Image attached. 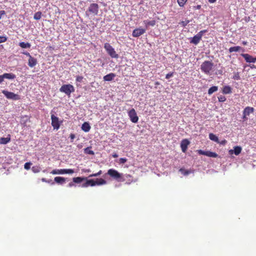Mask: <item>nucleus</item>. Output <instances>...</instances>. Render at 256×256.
<instances>
[{
    "instance_id": "1",
    "label": "nucleus",
    "mask_w": 256,
    "mask_h": 256,
    "mask_svg": "<svg viewBox=\"0 0 256 256\" xmlns=\"http://www.w3.org/2000/svg\"><path fill=\"white\" fill-rule=\"evenodd\" d=\"M107 174L111 178L116 180L118 182H124L126 180V179L124 178L122 174L118 172L114 169L110 168L108 170Z\"/></svg>"
},
{
    "instance_id": "2",
    "label": "nucleus",
    "mask_w": 256,
    "mask_h": 256,
    "mask_svg": "<svg viewBox=\"0 0 256 256\" xmlns=\"http://www.w3.org/2000/svg\"><path fill=\"white\" fill-rule=\"evenodd\" d=\"M214 64L212 61L206 60L200 66V70L202 72L206 74H209L212 72Z\"/></svg>"
},
{
    "instance_id": "3",
    "label": "nucleus",
    "mask_w": 256,
    "mask_h": 256,
    "mask_svg": "<svg viewBox=\"0 0 256 256\" xmlns=\"http://www.w3.org/2000/svg\"><path fill=\"white\" fill-rule=\"evenodd\" d=\"M60 91L70 96L72 92H74V88L70 84H64L60 88Z\"/></svg>"
},
{
    "instance_id": "4",
    "label": "nucleus",
    "mask_w": 256,
    "mask_h": 256,
    "mask_svg": "<svg viewBox=\"0 0 256 256\" xmlns=\"http://www.w3.org/2000/svg\"><path fill=\"white\" fill-rule=\"evenodd\" d=\"M104 48L106 50L108 54L112 58H117L118 55L116 53L114 49L108 43H106L104 45Z\"/></svg>"
},
{
    "instance_id": "5",
    "label": "nucleus",
    "mask_w": 256,
    "mask_h": 256,
    "mask_svg": "<svg viewBox=\"0 0 256 256\" xmlns=\"http://www.w3.org/2000/svg\"><path fill=\"white\" fill-rule=\"evenodd\" d=\"M206 32L207 30H206L200 31L198 33L192 38V40L190 41V42L196 45L199 43V42L201 40L203 34Z\"/></svg>"
},
{
    "instance_id": "6",
    "label": "nucleus",
    "mask_w": 256,
    "mask_h": 256,
    "mask_svg": "<svg viewBox=\"0 0 256 256\" xmlns=\"http://www.w3.org/2000/svg\"><path fill=\"white\" fill-rule=\"evenodd\" d=\"M2 92L8 99H10L14 100H19L20 99V97L19 95L15 94L12 92H8L6 90H3L2 91Z\"/></svg>"
},
{
    "instance_id": "7",
    "label": "nucleus",
    "mask_w": 256,
    "mask_h": 256,
    "mask_svg": "<svg viewBox=\"0 0 256 256\" xmlns=\"http://www.w3.org/2000/svg\"><path fill=\"white\" fill-rule=\"evenodd\" d=\"M99 6L97 4L93 3L90 4L88 8V10L86 12V14L88 15V12L93 14L94 15H97L98 12Z\"/></svg>"
},
{
    "instance_id": "8",
    "label": "nucleus",
    "mask_w": 256,
    "mask_h": 256,
    "mask_svg": "<svg viewBox=\"0 0 256 256\" xmlns=\"http://www.w3.org/2000/svg\"><path fill=\"white\" fill-rule=\"evenodd\" d=\"M52 120V126L54 130H58L60 127V124L62 123V121L60 122L58 118L55 116L54 114L51 115Z\"/></svg>"
},
{
    "instance_id": "9",
    "label": "nucleus",
    "mask_w": 256,
    "mask_h": 256,
    "mask_svg": "<svg viewBox=\"0 0 256 256\" xmlns=\"http://www.w3.org/2000/svg\"><path fill=\"white\" fill-rule=\"evenodd\" d=\"M50 173L52 174H72L74 173V170L72 169H60V170H54Z\"/></svg>"
},
{
    "instance_id": "10",
    "label": "nucleus",
    "mask_w": 256,
    "mask_h": 256,
    "mask_svg": "<svg viewBox=\"0 0 256 256\" xmlns=\"http://www.w3.org/2000/svg\"><path fill=\"white\" fill-rule=\"evenodd\" d=\"M128 116L130 120L134 123L138 122V117L137 116L136 112L134 108L131 109L128 112Z\"/></svg>"
},
{
    "instance_id": "11",
    "label": "nucleus",
    "mask_w": 256,
    "mask_h": 256,
    "mask_svg": "<svg viewBox=\"0 0 256 256\" xmlns=\"http://www.w3.org/2000/svg\"><path fill=\"white\" fill-rule=\"evenodd\" d=\"M241 56L244 58L247 62L254 63L256 62V57L254 58L248 54H241Z\"/></svg>"
},
{
    "instance_id": "12",
    "label": "nucleus",
    "mask_w": 256,
    "mask_h": 256,
    "mask_svg": "<svg viewBox=\"0 0 256 256\" xmlns=\"http://www.w3.org/2000/svg\"><path fill=\"white\" fill-rule=\"evenodd\" d=\"M145 32V29L142 28H138L134 29L133 30L132 35L134 37L137 38L143 34Z\"/></svg>"
},
{
    "instance_id": "13",
    "label": "nucleus",
    "mask_w": 256,
    "mask_h": 256,
    "mask_svg": "<svg viewBox=\"0 0 256 256\" xmlns=\"http://www.w3.org/2000/svg\"><path fill=\"white\" fill-rule=\"evenodd\" d=\"M190 143V141L187 139L182 140L180 143V148L182 152H185L186 151Z\"/></svg>"
},
{
    "instance_id": "14",
    "label": "nucleus",
    "mask_w": 256,
    "mask_h": 256,
    "mask_svg": "<svg viewBox=\"0 0 256 256\" xmlns=\"http://www.w3.org/2000/svg\"><path fill=\"white\" fill-rule=\"evenodd\" d=\"M242 148L240 146H235L234 147V150H229V154H234L236 156H238L242 152Z\"/></svg>"
},
{
    "instance_id": "15",
    "label": "nucleus",
    "mask_w": 256,
    "mask_h": 256,
    "mask_svg": "<svg viewBox=\"0 0 256 256\" xmlns=\"http://www.w3.org/2000/svg\"><path fill=\"white\" fill-rule=\"evenodd\" d=\"M254 111V108L252 107H246L243 112V118H246V116H248L250 114L252 113Z\"/></svg>"
},
{
    "instance_id": "16",
    "label": "nucleus",
    "mask_w": 256,
    "mask_h": 256,
    "mask_svg": "<svg viewBox=\"0 0 256 256\" xmlns=\"http://www.w3.org/2000/svg\"><path fill=\"white\" fill-rule=\"evenodd\" d=\"M37 64V60L36 58L32 56H30V58H28V65L30 68H33L34 66Z\"/></svg>"
},
{
    "instance_id": "17",
    "label": "nucleus",
    "mask_w": 256,
    "mask_h": 256,
    "mask_svg": "<svg viewBox=\"0 0 256 256\" xmlns=\"http://www.w3.org/2000/svg\"><path fill=\"white\" fill-rule=\"evenodd\" d=\"M124 178L126 179L125 181L126 182V184H130L132 182H136V180H134L133 177L130 174H126L124 176Z\"/></svg>"
},
{
    "instance_id": "18",
    "label": "nucleus",
    "mask_w": 256,
    "mask_h": 256,
    "mask_svg": "<svg viewBox=\"0 0 256 256\" xmlns=\"http://www.w3.org/2000/svg\"><path fill=\"white\" fill-rule=\"evenodd\" d=\"M116 76V74L114 73H110L104 76V81H111Z\"/></svg>"
},
{
    "instance_id": "19",
    "label": "nucleus",
    "mask_w": 256,
    "mask_h": 256,
    "mask_svg": "<svg viewBox=\"0 0 256 256\" xmlns=\"http://www.w3.org/2000/svg\"><path fill=\"white\" fill-rule=\"evenodd\" d=\"M88 186H96L95 180H87L85 183L82 184V187H87Z\"/></svg>"
},
{
    "instance_id": "20",
    "label": "nucleus",
    "mask_w": 256,
    "mask_h": 256,
    "mask_svg": "<svg viewBox=\"0 0 256 256\" xmlns=\"http://www.w3.org/2000/svg\"><path fill=\"white\" fill-rule=\"evenodd\" d=\"M2 76L4 79L7 78L9 80H14L16 77V75L12 73H4Z\"/></svg>"
},
{
    "instance_id": "21",
    "label": "nucleus",
    "mask_w": 256,
    "mask_h": 256,
    "mask_svg": "<svg viewBox=\"0 0 256 256\" xmlns=\"http://www.w3.org/2000/svg\"><path fill=\"white\" fill-rule=\"evenodd\" d=\"M82 129L84 132H88L90 129V124L87 122H84L82 126Z\"/></svg>"
},
{
    "instance_id": "22",
    "label": "nucleus",
    "mask_w": 256,
    "mask_h": 256,
    "mask_svg": "<svg viewBox=\"0 0 256 256\" xmlns=\"http://www.w3.org/2000/svg\"><path fill=\"white\" fill-rule=\"evenodd\" d=\"M240 50H242V52L244 51V50L241 48L240 46H233V47H230V48H229V52H238Z\"/></svg>"
},
{
    "instance_id": "23",
    "label": "nucleus",
    "mask_w": 256,
    "mask_h": 256,
    "mask_svg": "<svg viewBox=\"0 0 256 256\" xmlns=\"http://www.w3.org/2000/svg\"><path fill=\"white\" fill-rule=\"evenodd\" d=\"M54 180L56 182L60 184H62L66 182V178L60 176L55 177Z\"/></svg>"
},
{
    "instance_id": "24",
    "label": "nucleus",
    "mask_w": 256,
    "mask_h": 256,
    "mask_svg": "<svg viewBox=\"0 0 256 256\" xmlns=\"http://www.w3.org/2000/svg\"><path fill=\"white\" fill-rule=\"evenodd\" d=\"M86 178L76 177V178H72V181L74 183L80 184V183L82 182H83L84 180H86Z\"/></svg>"
},
{
    "instance_id": "25",
    "label": "nucleus",
    "mask_w": 256,
    "mask_h": 256,
    "mask_svg": "<svg viewBox=\"0 0 256 256\" xmlns=\"http://www.w3.org/2000/svg\"><path fill=\"white\" fill-rule=\"evenodd\" d=\"M222 92L224 94H228L232 92V88L230 86H224L222 89Z\"/></svg>"
},
{
    "instance_id": "26",
    "label": "nucleus",
    "mask_w": 256,
    "mask_h": 256,
    "mask_svg": "<svg viewBox=\"0 0 256 256\" xmlns=\"http://www.w3.org/2000/svg\"><path fill=\"white\" fill-rule=\"evenodd\" d=\"M10 140V137L7 138H0V144H6L9 142Z\"/></svg>"
},
{
    "instance_id": "27",
    "label": "nucleus",
    "mask_w": 256,
    "mask_h": 256,
    "mask_svg": "<svg viewBox=\"0 0 256 256\" xmlns=\"http://www.w3.org/2000/svg\"><path fill=\"white\" fill-rule=\"evenodd\" d=\"M209 138L210 140H213L215 142L219 143V140L218 136H216L215 134L210 133L209 134Z\"/></svg>"
},
{
    "instance_id": "28",
    "label": "nucleus",
    "mask_w": 256,
    "mask_h": 256,
    "mask_svg": "<svg viewBox=\"0 0 256 256\" xmlns=\"http://www.w3.org/2000/svg\"><path fill=\"white\" fill-rule=\"evenodd\" d=\"M106 183V182L102 178H97L95 180L96 185H102Z\"/></svg>"
},
{
    "instance_id": "29",
    "label": "nucleus",
    "mask_w": 256,
    "mask_h": 256,
    "mask_svg": "<svg viewBox=\"0 0 256 256\" xmlns=\"http://www.w3.org/2000/svg\"><path fill=\"white\" fill-rule=\"evenodd\" d=\"M218 90V87L216 86H212L208 90V94L209 95L212 94L214 92H216Z\"/></svg>"
},
{
    "instance_id": "30",
    "label": "nucleus",
    "mask_w": 256,
    "mask_h": 256,
    "mask_svg": "<svg viewBox=\"0 0 256 256\" xmlns=\"http://www.w3.org/2000/svg\"><path fill=\"white\" fill-rule=\"evenodd\" d=\"M19 46L24 48H30V44L28 42H20Z\"/></svg>"
},
{
    "instance_id": "31",
    "label": "nucleus",
    "mask_w": 256,
    "mask_h": 256,
    "mask_svg": "<svg viewBox=\"0 0 256 256\" xmlns=\"http://www.w3.org/2000/svg\"><path fill=\"white\" fill-rule=\"evenodd\" d=\"M84 152L86 154H94V152L91 150V147H88L84 149Z\"/></svg>"
},
{
    "instance_id": "32",
    "label": "nucleus",
    "mask_w": 256,
    "mask_h": 256,
    "mask_svg": "<svg viewBox=\"0 0 256 256\" xmlns=\"http://www.w3.org/2000/svg\"><path fill=\"white\" fill-rule=\"evenodd\" d=\"M206 156L210 158H216L218 157V155L216 152H212L210 151H207Z\"/></svg>"
},
{
    "instance_id": "33",
    "label": "nucleus",
    "mask_w": 256,
    "mask_h": 256,
    "mask_svg": "<svg viewBox=\"0 0 256 256\" xmlns=\"http://www.w3.org/2000/svg\"><path fill=\"white\" fill-rule=\"evenodd\" d=\"M42 12H38L34 14V20H39L41 18Z\"/></svg>"
},
{
    "instance_id": "34",
    "label": "nucleus",
    "mask_w": 256,
    "mask_h": 256,
    "mask_svg": "<svg viewBox=\"0 0 256 256\" xmlns=\"http://www.w3.org/2000/svg\"><path fill=\"white\" fill-rule=\"evenodd\" d=\"M144 22L147 26H154L156 24V21L154 20L144 21Z\"/></svg>"
},
{
    "instance_id": "35",
    "label": "nucleus",
    "mask_w": 256,
    "mask_h": 256,
    "mask_svg": "<svg viewBox=\"0 0 256 256\" xmlns=\"http://www.w3.org/2000/svg\"><path fill=\"white\" fill-rule=\"evenodd\" d=\"M188 0H177L178 5L182 7L184 6Z\"/></svg>"
},
{
    "instance_id": "36",
    "label": "nucleus",
    "mask_w": 256,
    "mask_h": 256,
    "mask_svg": "<svg viewBox=\"0 0 256 256\" xmlns=\"http://www.w3.org/2000/svg\"><path fill=\"white\" fill-rule=\"evenodd\" d=\"M180 172L184 176H186L190 173V172L189 170H186L182 168L180 169Z\"/></svg>"
},
{
    "instance_id": "37",
    "label": "nucleus",
    "mask_w": 256,
    "mask_h": 256,
    "mask_svg": "<svg viewBox=\"0 0 256 256\" xmlns=\"http://www.w3.org/2000/svg\"><path fill=\"white\" fill-rule=\"evenodd\" d=\"M233 79L235 80H240V74L238 72L234 74V75L233 76Z\"/></svg>"
},
{
    "instance_id": "38",
    "label": "nucleus",
    "mask_w": 256,
    "mask_h": 256,
    "mask_svg": "<svg viewBox=\"0 0 256 256\" xmlns=\"http://www.w3.org/2000/svg\"><path fill=\"white\" fill-rule=\"evenodd\" d=\"M32 165V163L30 162H26L25 163L24 165V168L26 169V170H29L30 168V166Z\"/></svg>"
},
{
    "instance_id": "39",
    "label": "nucleus",
    "mask_w": 256,
    "mask_h": 256,
    "mask_svg": "<svg viewBox=\"0 0 256 256\" xmlns=\"http://www.w3.org/2000/svg\"><path fill=\"white\" fill-rule=\"evenodd\" d=\"M218 100L220 102H224L226 100V98L224 96H220L218 97Z\"/></svg>"
},
{
    "instance_id": "40",
    "label": "nucleus",
    "mask_w": 256,
    "mask_h": 256,
    "mask_svg": "<svg viewBox=\"0 0 256 256\" xmlns=\"http://www.w3.org/2000/svg\"><path fill=\"white\" fill-rule=\"evenodd\" d=\"M84 78V77L81 76H78L76 77V81L79 82H81Z\"/></svg>"
},
{
    "instance_id": "41",
    "label": "nucleus",
    "mask_w": 256,
    "mask_h": 256,
    "mask_svg": "<svg viewBox=\"0 0 256 256\" xmlns=\"http://www.w3.org/2000/svg\"><path fill=\"white\" fill-rule=\"evenodd\" d=\"M198 152L200 154L206 156L207 154V151H204L202 150H198Z\"/></svg>"
},
{
    "instance_id": "42",
    "label": "nucleus",
    "mask_w": 256,
    "mask_h": 256,
    "mask_svg": "<svg viewBox=\"0 0 256 256\" xmlns=\"http://www.w3.org/2000/svg\"><path fill=\"white\" fill-rule=\"evenodd\" d=\"M6 38L4 36H0V43L4 42L6 41Z\"/></svg>"
},
{
    "instance_id": "43",
    "label": "nucleus",
    "mask_w": 256,
    "mask_h": 256,
    "mask_svg": "<svg viewBox=\"0 0 256 256\" xmlns=\"http://www.w3.org/2000/svg\"><path fill=\"white\" fill-rule=\"evenodd\" d=\"M127 161V159L126 158H120L119 159V162L120 164H124Z\"/></svg>"
},
{
    "instance_id": "44",
    "label": "nucleus",
    "mask_w": 256,
    "mask_h": 256,
    "mask_svg": "<svg viewBox=\"0 0 256 256\" xmlns=\"http://www.w3.org/2000/svg\"><path fill=\"white\" fill-rule=\"evenodd\" d=\"M173 75H174V72H169L166 74V79H168L172 77L173 76Z\"/></svg>"
},
{
    "instance_id": "45",
    "label": "nucleus",
    "mask_w": 256,
    "mask_h": 256,
    "mask_svg": "<svg viewBox=\"0 0 256 256\" xmlns=\"http://www.w3.org/2000/svg\"><path fill=\"white\" fill-rule=\"evenodd\" d=\"M70 142H72L74 141V139L76 138L75 134H70Z\"/></svg>"
},
{
    "instance_id": "46",
    "label": "nucleus",
    "mask_w": 256,
    "mask_h": 256,
    "mask_svg": "<svg viewBox=\"0 0 256 256\" xmlns=\"http://www.w3.org/2000/svg\"><path fill=\"white\" fill-rule=\"evenodd\" d=\"M6 14V12L4 10H2L0 11V20L1 19L2 16Z\"/></svg>"
},
{
    "instance_id": "47",
    "label": "nucleus",
    "mask_w": 256,
    "mask_h": 256,
    "mask_svg": "<svg viewBox=\"0 0 256 256\" xmlns=\"http://www.w3.org/2000/svg\"><path fill=\"white\" fill-rule=\"evenodd\" d=\"M22 54L28 56L30 58V56H32L30 54L27 52H22Z\"/></svg>"
},
{
    "instance_id": "48",
    "label": "nucleus",
    "mask_w": 256,
    "mask_h": 256,
    "mask_svg": "<svg viewBox=\"0 0 256 256\" xmlns=\"http://www.w3.org/2000/svg\"><path fill=\"white\" fill-rule=\"evenodd\" d=\"M98 176V174L97 173L96 174H90L89 176V177H94V176Z\"/></svg>"
},
{
    "instance_id": "49",
    "label": "nucleus",
    "mask_w": 256,
    "mask_h": 256,
    "mask_svg": "<svg viewBox=\"0 0 256 256\" xmlns=\"http://www.w3.org/2000/svg\"><path fill=\"white\" fill-rule=\"evenodd\" d=\"M201 8V6L200 5H198L196 6H194V9H197V10H199Z\"/></svg>"
},
{
    "instance_id": "50",
    "label": "nucleus",
    "mask_w": 256,
    "mask_h": 256,
    "mask_svg": "<svg viewBox=\"0 0 256 256\" xmlns=\"http://www.w3.org/2000/svg\"><path fill=\"white\" fill-rule=\"evenodd\" d=\"M74 182H70V183L68 184V186L69 187H72V186H74Z\"/></svg>"
},
{
    "instance_id": "51",
    "label": "nucleus",
    "mask_w": 256,
    "mask_h": 256,
    "mask_svg": "<svg viewBox=\"0 0 256 256\" xmlns=\"http://www.w3.org/2000/svg\"><path fill=\"white\" fill-rule=\"evenodd\" d=\"M188 22H184V21H182V22H181V24H182V25L183 26H186L188 24Z\"/></svg>"
},
{
    "instance_id": "52",
    "label": "nucleus",
    "mask_w": 256,
    "mask_h": 256,
    "mask_svg": "<svg viewBox=\"0 0 256 256\" xmlns=\"http://www.w3.org/2000/svg\"><path fill=\"white\" fill-rule=\"evenodd\" d=\"M4 78L2 77V76L0 75V84L2 83L4 81Z\"/></svg>"
},
{
    "instance_id": "53",
    "label": "nucleus",
    "mask_w": 256,
    "mask_h": 256,
    "mask_svg": "<svg viewBox=\"0 0 256 256\" xmlns=\"http://www.w3.org/2000/svg\"><path fill=\"white\" fill-rule=\"evenodd\" d=\"M226 142V140H224L222 141L221 142H219V144H225Z\"/></svg>"
},
{
    "instance_id": "54",
    "label": "nucleus",
    "mask_w": 256,
    "mask_h": 256,
    "mask_svg": "<svg viewBox=\"0 0 256 256\" xmlns=\"http://www.w3.org/2000/svg\"><path fill=\"white\" fill-rule=\"evenodd\" d=\"M42 180L43 182H49L48 181L46 178H42Z\"/></svg>"
},
{
    "instance_id": "55",
    "label": "nucleus",
    "mask_w": 256,
    "mask_h": 256,
    "mask_svg": "<svg viewBox=\"0 0 256 256\" xmlns=\"http://www.w3.org/2000/svg\"><path fill=\"white\" fill-rule=\"evenodd\" d=\"M216 1V0H208V2L210 3H214Z\"/></svg>"
},
{
    "instance_id": "56",
    "label": "nucleus",
    "mask_w": 256,
    "mask_h": 256,
    "mask_svg": "<svg viewBox=\"0 0 256 256\" xmlns=\"http://www.w3.org/2000/svg\"><path fill=\"white\" fill-rule=\"evenodd\" d=\"M242 44H243V45L246 46V44H247L248 42H247L243 41V42H242Z\"/></svg>"
},
{
    "instance_id": "57",
    "label": "nucleus",
    "mask_w": 256,
    "mask_h": 256,
    "mask_svg": "<svg viewBox=\"0 0 256 256\" xmlns=\"http://www.w3.org/2000/svg\"><path fill=\"white\" fill-rule=\"evenodd\" d=\"M112 156H113V158H116L118 156V155L116 154H112Z\"/></svg>"
},
{
    "instance_id": "58",
    "label": "nucleus",
    "mask_w": 256,
    "mask_h": 256,
    "mask_svg": "<svg viewBox=\"0 0 256 256\" xmlns=\"http://www.w3.org/2000/svg\"><path fill=\"white\" fill-rule=\"evenodd\" d=\"M98 176L102 174V171L100 170L98 172H97Z\"/></svg>"
},
{
    "instance_id": "59",
    "label": "nucleus",
    "mask_w": 256,
    "mask_h": 256,
    "mask_svg": "<svg viewBox=\"0 0 256 256\" xmlns=\"http://www.w3.org/2000/svg\"><path fill=\"white\" fill-rule=\"evenodd\" d=\"M155 84L156 85H158V84H160V83H159L158 82H156Z\"/></svg>"
},
{
    "instance_id": "60",
    "label": "nucleus",
    "mask_w": 256,
    "mask_h": 256,
    "mask_svg": "<svg viewBox=\"0 0 256 256\" xmlns=\"http://www.w3.org/2000/svg\"><path fill=\"white\" fill-rule=\"evenodd\" d=\"M87 171H88V172H90V170H87Z\"/></svg>"
}]
</instances>
